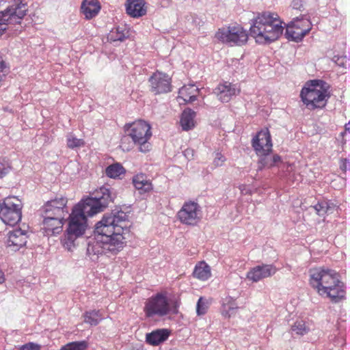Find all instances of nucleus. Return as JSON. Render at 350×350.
Instances as JSON below:
<instances>
[{"label": "nucleus", "instance_id": "obj_1", "mask_svg": "<svg viewBox=\"0 0 350 350\" xmlns=\"http://www.w3.org/2000/svg\"><path fill=\"white\" fill-rule=\"evenodd\" d=\"M129 215L120 211L105 214L95 225L94 238L90 240L87 254L92 260L103 254H117L123 250L129 235L126 224Z\"/></svg>", "mask_w": 350, "mask_h": 350}, {"label": "nucleus", "instance_id": "obj_2", "mask_svg": "<svg viewBox=\"0 0 350 350\" xmlns=\"http://www.w3.org/2000/svg\"><path fill=\"white\" fill-rule=\"evenodd\" d=\"M93 195L94 197L88 198L75 205L69 215L68 227L62 241L68 251L75 247V240L85 233L88 227L87 216L103 211L114 198L110 188L106 186L97 189Z\"/></svg>", "mask_w": 350, "mask_h": 350}, {"label": "nucleus", "instance_id": "obj_3", "mask_svg": "<svg viewBox=\"0 0 350 350\" xmlns=\"http://www.w3.org/2000/svg\"><path fill=\"white\" fill-rule=\"evenodd\" d=\"M310 283L320 295H326L332 302L338 303L345 298L344 284L336 271L316 268L310 271Z\"/></svg>", "mask_w": 350, "mask_h": 350}, {"label": "nucleus", "instance_id": "obj_4", "mask_svg": "<svg viewBox=\"0 0 350 350\" xmlns=\"http://www.w3.org/2000/svg\"><path fill=\"white\" fill-rule=\"evenodd\" d=\"M284 27L275 13L263 12L258 14L250 27V35L260 44L276 40L282 34Z\"/></svg>", "mask_w": 350, "mask_h": 350}, {"label": "nucleus", "instance_id": "obj_5", "mask_svg": "<svg viewBox=\"0 0 350 350\" xmlns=\"http://www.w3.org/2000/svg\"><path fill=\"white\" fill-rule=\"evenodd\" d=\"M300 96L309 109L322 108L329 98L328 85L321 80L310 81L302 88Z\"/></svg>", "mask_w": 350, "mask_h": 350}, {"label": "nucleus", "instance_id": "obj_6", "mask_svg": "<svg viewBox=\"0 0 350 350\" xmlns=\"http://www.w3.org/2000/svg\"><path fill=\"white\" fill-rule=\"evenodd\" d=\"M124 129L126 135L131 138L140 152L146 153L150 150L151 144L149 140L152 137V131L151 126L147 122L138 120L126 124Z\"/></svg>", "mask_w": 350, "mask_h": 350}, {"label": "nucleus", "instance_id": "obj_7", "mask_svg": "<svg viewBox=\"0 0 350 350\" xmlns=\"http://www.w3.org/2000/svg\"><path fill=\"white\" fill-rule=\"evenodd\" d=\"M23 204L15 196H9L0 202V218L6 224L14 226L21 221Z\"/></svg>", "mask_w": 350, "mask_h": 350}, {"label": "nucleus", "instance_id": "obj_8", "mask_svg": "<svg viewBox=\"0 0 350 350\" xmlns=\"http://www.w3.org/2000/svg\"><path fill=\"white\" fill-rule=\"evenodd\" d=\"M26 4L21 0H14L5 10L0 12V34L6 31L8 25L21 23V21L26 15Z\"/></svg>", "mask_w": 350, "mask_h": 350}, {"label": "nucleus", "instance_id": "obj_9", "mask_svg": "<svg viewBox=\"0 0 350 350\" xmlns=\"http://www.w3.org/2000/svg\"><path fill=\"white\" fill-rule=\"evenodd\" d=\"M312 28L310 20L303 15L297 16L286 25L285 36L288 40L299 42Z\"/></svg>", "mask_w": 350, "mask_h": 350}, {"label": "nucleus", "instance_id": "obj_10", "mask_svg": "<svg viewBox=\"0 0 350 350\" xmlns=\"http://www.w3.org/2000/svg\"><path fill=\"white\" fill-rule=\"evenodd\" d=\"M215 37L223 42L241 45L247 42L248 35L240 25H232L219 29Z\"/></svg>", "mask_w": 350, "mask_h": 350}, {"label": "nucleus", "instance_id": "obj_11", "mask_svg": "<svg viewBox=\"0 0 350 350\" xmlns=\"http://www.w3.org/2000/svg\"><path fill=\"white\" fill-rule=\"evenodd\" d=\"M144 312L146 317H163L170 312V306L165 296L158 293L146 302Z\"/></svg>", "mask_w": 350, "mask_h": 350}, {"label": "nucleus", "instance_id": "obj_12", "mask_svg": "<svg viewBox=\"0 0 350 350\" xmlns=\"http://www.w3.org/2000/svg\"><path fill=\"white\" fill-rule=\"evenodd\" d=\"M177 215L181 223L195 226L201 219V208L196 202H187L184 203Z\"/></svg>", "mask_w": 350, "mask_h": 350}, {"label": "nucleus", "instance_id": "obj_13", "mask_svg": "<svg viewBox=\"0 0 350 350\" xmlns=\"http://www.w3.org/2000/svg\"><path fill=\"white\" fill-rule=\"evenodd\" d=\"M68 199L65 197L55 198L46 202L40 208V214L48 217L64 218L68 213L67 210Z\"/></svg>", "mask_w": 350, "mask_h": 350}, {"label": "nucleus", "instance_id": "obj_14", "mask_svg": "<svg viewBox=\"0 0 350 350\" xmlns=\"http://www.w3.org/2000/svg\"><path fill=\"white\" fill-rule=\"evenodd\" d=\"M150 90L154 94L167 93L171 91V78L166 74L156 72L150 77Z\"/></svg>", "mask_w": 350, "mask_h": 350}, {"label": "nucleus", "instance_id": "obj_15", "mask_svg": "<svg viewBox=\"0 0 350 350\" xmlns=\"http://www.w3.org/2000/svg\"><path fill=\"white\" fill-rule=\"evenodd\" d=\"M272 142L269 131H260L252 139V147L257 154H265L272 150Z\"/></svg>", "mask_w": 350, "mask_h": 350}, {"label": "nucleus", "instance_id": "obj_16", "mask_svg": "<svg viewBox=\"0 0 350 350\" xmlns=\"http://www.w3.org/2000/svg\"><path fill=\"white\" fill-rule=\"evenodd\" d=\"M43 218L42 230L45 236L59 234L63 228L64 218L41 215Z\"/></svg>", "mask_w": 350, "mask_h": 350}, {"label": "nucleus", "instance_id": "obj_17", "mask_svg": "<svg viewBox=\"0 0 350 350\" xmlns=\"http://www.w3.org/2000/svg\"><path fill=\"white\" fill-rule=\"evenodd\" d=\"M276 268L273 265H258L252 268L246 275V278L252 281L257 282L264 278L271 277L276 273Z\"/></svg>", "mask_w": 350, "mask_h": 350}, {"label": "nucleus", "instance_id": "obj_18", "mask_svg": "<svg viewBox=\"0 0 350 350\" xmlns=\"http://www.w3.org/2000/svg\"><path fill=\"white\" fill-rule=\"evenodd\" d=\"M214 92L221 102L228 103L232 97L239 94L240 89L236 84L225 81L223 83H219L215 89Z\"/></svg>", "mask_w": 350, "mask_h": 350}, {"label": "nucleus", "instance_id": "obj_19", "mask_svg": "<svg viewBox=\"0 0 350 350\" xmlns=\"http://www.w3.org/2000/svg\"><path fill=\"white\" fill-rule=\"evenodd\" d=\"M27 235L25 230L16 228L10 231L8 234V247L13 251H18L26 245Z\"/></svg>", "mask_w": 350, "mask_h": 350}, {"label": "nucleus", "instance_id": "obj_20", "mask_svg": "<svg viewBox=\"0 0 350 350\" xmlns=\"http://www.w3.org/2000/svg\"><path fill=\"white\" fill-rule=\"evenodd\" d=\"M126 13L133 18L142 16L146 13L144 0H126Z\"/></svg>", "mask_w": 350, "mask_h": 350}, {"label": "nucleus", "instance_id": "obj_21", "mask_svg": "<svg viewBox=\"0 0 350 350\" xmlns=\"http://www.w3.org/2000/svg\"><path fill=\"white\" fill-rule=\"evenodd\" d=\"M81 10L86 19H91L100 12V5L98 0H83Z\"/></svg>", "mask_w": 350, "mask_h": 350}, {"label": "nucleus", "instance_id": "obj_22", "mask_svg": "<svg viewBox=\"0 0 350 350\" xmlns=\"http://www.w3.org/2000/svg\"><path fill=\"white\" fill-rule=\"evenodd\" d=\"M170 332L167 329H158L146 334V342L152 345H159L165 341Z\"/></svg>", "mask_w": 350, "mask_h": 350}, {"label": "nucleus", "instance_id": "obj_23", "mask_svg": "<svg viewBox=\"0 0 350 350\" xmlns=\"http://www.w3.org/2000/svg\"><path fill=\"white\" fill-rule=\"evenodd\" d=\"M198 92V88L193 84L184 85L178 91V98L183 99L185 103H192L196 100Z\"/></svg>", "mask_w": 350, "mask_h": 350}, {"label": "nucleus", "instance_id": "obj_24", "mask_svg": "<svg viewBox=\"0 0 350 350\" xmlns=\"http://www.w3.org/2000/svg\"><path fill=\"white\" fill-rule=\"evenodd\" d=\"M196 115V112L190 108H187L183 111L180 124L183 131H189L194 128Z\"/></svg>", "mask_w": 350, "mask_h": 350}, {"label": "nucleus", "instance_id": "obj_25", "mask_svg": "<svg viewBox=\"0 0 350 350\" xmlns=\"http://www.w3.org/2000/svg\"><path fill=\"white\" fill-rule=\"evenodd\" d=\"M133 183L140 193L148 192L152 189V185L147 176L144 174H137L133 178Z\"/></svg>", "mask_w": 350, "mask_h": 350}, {"label": "nucleus", "instance_id": "obj_26", "mask_svg": "<svg viewBox=\"0 0 350 350\" xmlns=\"http://www.w3.org/2000/svg\"><path fill=\"white\" fill-rule=\"evenodd\" d=\"M193 275L195 278L205 281L211 275V268L206 262H201L195 267Z\"/></svg>", "mask_w": 350, "mask_h": 350}, {"label": "nucleus", "instance_id": "obj_27", "mask_svg": "<svg viewBox=\"0 0 350 350\" xmlns=\"http://www.w3.org/2000/svg\"><path fill=\"white\" fill-rule=\"evenodd\" d=\"M335 204L329 201L322 200L319 202L316 205L312 206L317 214L321 217L326 214L332 213L335 209Z\"/></svg>", "mask_w": 350, "mask_h": 350}, {"label": "nucleus", "instance_id": "obj_28", "mask_svg": "<svg viewBox=\"0 0 350 350\" xmlns=\"http://www.w3.org/2000/svg\"><path fill=\"white\" fill-rule=\"evenodd\" d=\"M84 321L91 325H96L103 319L100 310H90L84 314Z\"/></svg>", "mask_w": 350, "mask_h": 350}, {"label": "nucleus", "instance_id": "obj_29", "mask_svg": "<svg viewBox=\"0 0 350 350\" xmlns=\"http://www.w3.org/2000/svg\"><path fill=\"white\" fill-rule=\"evenodd\" d=\"M124 172V167L120 163L110 165L105 170L106 175L112 178H116Z\"/></svg>", "mask_w": 350, "mask_h": 350}, {"label": "nucleus", "instance_id": "obj_30", "mask_svg": "<svg viewBox=\"0 0 350 350\" xmlns=\"http://www.w3.org/2000/svg\"><path fill=\"white\" fill-rule=\"evenodd\" d=\"M128 31L124 32L123 28L120 27L111 31L108 35V40L111 42L123 41L127 37Z\"/></svg>", "mask_w": 350, "mask_h": 350}, {"label": "nucleus", "instance_id": "obj_31", "mask_svg": "<svg viewBox=\"0 0 350 350\" xmlns=\"http://www.w3.org/2000/svg\"><path fill=\"white\" fill-rule=\"evenodd\" d=\"M269 153H265V154H257L260 159L258 161V170H261L264 167H271L274 166L272 161V154Z\"/></svg>", "mask_w": 350, "mask_h": 350}, {"label": "nucleus", "instance_id": "obj_32", "mask_svg": "<svg viewBox=\"0 0 350 350\" xmlns=\"http://www.w3.org/2000/svg\"><path fill=\"white\" fill-rule=\"evenodd\" d=\"M67 146L69 148L74 149L83 146L85 142L83 139H79L72 133H68L66 136Z\"/></svg>", "mask_w": 350, "mask_h": 350}, {"label": "nucleus", "instance_id": "obj_33", "mask_svg": "<svg viewBox=\"0 0 350 350\" xmlns=\"http://www.w3.org/2000/svg\"><path fill=\"white\" fill-rule=\"evenodd\" d=\"M88 342L85 340L72 342L62 347L60 350H85Z\"/></svg>", "mask_w": 350, "mask_h": 350}, {"label": "nucleus", "instance_id": "obj_34", "mask_svg": "<svg viewBox=\"0 0 350 350\" xmlns=\"http://www.w3.org/2000/svg\"><path fill=\"white\" fill-rule=\"evenodd\" d=\"M12 170L9 159L5 157L0 158V178H3L8 174Z\"/></svg>", "mask_w": 350, "mask_h": 350}, {"label": "nucleus", "instance_id": "obj_35", "mask_svg": "<svg viewBox=\"0 0 350 350\" xmlns=\"http://www.w3.org/2000/svg\"><path fill=\"white\" fill-rule=\"evenodd\" d=\"M291 329L293 332L298 335H304L308 331L306 327L305 323L303 321H296L291 327Z\"/></svg>", "mask_w": 350, "mask_h": 350}, {"label": "nucleus", "instance_id": "obj_36", "mask_svg": "<svg viewBox=\"0 0 350 350\" xmlns=\"http://www.w3.org/2000/svg\"><path fill=\"white\" fill-rule=\"evenodd\" d=\"M208 308V302L206 299H204L203 297H200L197 302L196 306V312L197 314L204 315L206 313L207 310Z\"/></svg>", "mask_w": 350, "mask_h": 350}, {"label": "nucleus", "instance_id": "obj_37", "mask_svg": "<svg viewBox=\"0 0 350 350\" xmlns=\"http://www.w3.org/2000/svg\"><path fill=\"white\" fill-rule=\"evenodd\" d=\"M238 307L228 306L226 308L221 307V314L225 318H230L232 315L235 314L236 310Z\"/></svg>", "mask_w": 350, "mask_h": 350}, {"label": "nucleus", "instance_id": "obj_38", "mask_svg": "<svg viewBox=\"0 0 350 350\" xmlns=\"http://www.w3.org/2000/svg\"><path fill=\"white\" fill-rule=\"evenodd\" d=\"M228 306L238 307L235 299L230 296H228L224 299L221 307L225 308Z\"/></svg>", "mask_w": 350, "mask_h": 350}, {"label": "nucleus", "instance_id": "obj_39", "mask_svg": "<svg viewBox=\"0 0 350 350\" xmlns=\"http://www.w3.org/2000/svg\"><path fill=\"white\" fill-rule=\"evenodd\" d=\"M226 161L225 157L220 152H216L213 160V163L216 167L221 166Z\"/></svg>", "mask_w": 350, "mask_h": 350}, {"label": "nucleus", "instance_id": "obj_40", "mask_svg": "<svg viewBox=\"0 0 350 350\" xmlns=\"http://www.w3.org/2000/svg\"><path fill=\"white\" fill-rule=\"evenodd\" d=\"M40 345L33 342H28L22 345L19 350H40Z\"/></svg>", "mask_w": 350, "mask_h": 350}, {"label": "nucleus", "instance_id": "obj_41", "mask_svg": "<svg viewBox=\"0 0 350 350\" xmlns=\"http://www.w3.org/2000/svg\"><path fill=\"white\" fill-rule=\"evenodd\" d=\"M340 168L344 172L350 170V157L341 160Z\"/></svg>", "mask_w": 350, "mask_h": 350}, {"label": "nucleus", "instance_id": "obj_42", "mask_svg": "<svg viewBox=\"0 0 350 350\" xmlns=\"http://www.w3.org/2000/svg\"><path fill=\"white\" fill-rule=\"evenodd\" d=\"M291 6L293 10H301L302 8L301 0H293Z\"/></svg>", "mask_w": 350, "mask_h": 350}, {"label": "nucleus", "instance_id": "obj_43", "mask_svg": "<svg viewBox=\"0 0 350 350\" xmlns=\"http://www.w3.org/2000/svg\"><path fill=\"white\" fill-rule=\"evenodd\" d=\"M272 161L274 165L280 162L281 157L278 154H272Z\"/></svg>", "mask_w": 350, "mask_h": 350}, {"label": "nucleus", "instance_id": "obj_44", "mask_svg": "<svg viewBox=\"0 0 350 350\" xmlns=\"http://www.w3.org/2000/svg\"><path fill=\"white\" fill-rule=\"evenodd\" d=\"M5 280L4 278V273L0 269V284H2Z\"/></svg>", "mask_w": 350, "mask_h": 350}, {"label": "nucleus", "instance_id": "obj_45", "mask_svg": "<svg viewBox=\"0 0 350 350\" xmlns=\"http://www.w3.org/2000/svg\"><path fill=\"white\" fill-rule=\"evenodd\" d=\"M5 67V63L3 62H0V71H3Z\"/></svg>", "mask_w": 350, "mask_h": 350}, {"label": "nucleus", "instance_id": "obj_46", "mask_svg": "<svg viewBox=\"0 0 350 350\" xmlns=\"http://www.w3.org/2000/svg\"><path fill=\"white\" fill-rule=\"evenodd\" d=\"M345 130L350 133V121L345 124Z\"/></svg>", "mask_w": 350, "mask_h": 350}, {"label": "nucleus", "instance_id": "obj_47", "mask_svg": "<svg viewBox=\"0 0 350 350\" xmlns=\"http://www.w3.org/2000/svg\"><path fill=\"white\" fill-rule=\"evenodd\" d=\"M123 141H124V138L122 139L121 146H123Z\"/></svg>", "mask_w": 350, "mask_h": 350}]
</instances>
